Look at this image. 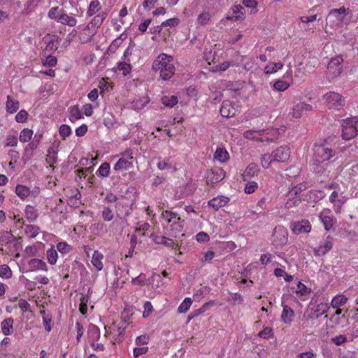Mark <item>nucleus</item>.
I'll use <instances>...</instances> for the list:
<instances>
[{
  "instance_id": "obj_1",
  "label": "nucleus",
  "mask_w": 358,
  "mask_h": 358,
  "mask_svg": "<svg viewBox=\"0 0 358 358\" xmlns=\"http://www.w3.org/2000/svg\"><path fill=\"white\" fill-rule=\"evenodd\" d=\"M313 150L312 169L320 176L324 175L326 171L325 166H327L324 163L329 161L334 155L335 152L326 144H315Z\"/></svg>"
},
{
  "instance_id": "obj_2",
  "label": "nucleus",
  "mask_w": 358,
  "mask_h": 358,
  "mask_svg": "<svg viewBox=\"0 0 358 358\" xmlns=\"http://www.w3.org/2000/svg\"><path fill=\"white\" fill-rule=\"evenodd\" d=\"M152 69L158 72L164 80L171 79L175 73L173 57L165 53H161L153 62Z\"/></svg>"
},
{
  "instance_id": "obj_3",
  "label": "nucleus",
  "mask_w": 358,
  "mask_h": 358,
  "mask_svg": "<svg viewBox=\"0 0 358 358\" xmlns=\"http://www.w3.org/2000/svg\"><path fill=\"white\" fill-rule=\"evenodd\" d=\"M327 107L330 110H340L345 104L344 97L335 92H329L322 96Z\"/></svg>"
},
{
  "instance_id": "obj_4",
  "label": "nucleus",
  "mask_w": 358,
  "mask_h": 358,
  "mask_svg": "<svg viewBox=\"0 0 358 358\" xmlns=\"http://www.w3.org/2000/svg\"><path fill=\"white\" fill-rule=\"evenodd\" d=\"M288 232L287 229L281 225L275 227L271 236L272 245L275 248H280L287 244Z\"/></svg>"
},
{
  "instance_id": "obj_5",
  "label": "nucleus",
  "mask_w": 358,
  "mask_h": 358,
  "mask_svg": "<svg viewBox=\"0 0 358 358\" xmlns=\"http://www.w3.org/2000/svg\"><path fill=\"white\" fill-rule=\"evenodd\" d=\"M356 118L357 117H354L343 120L342 124V137L343 139L350 140L357 135L358 130L354 124L355 122H357V121H354Z\"/></svg>"
},
{
  "instance_id": "obj_6",
  "label": "nucleus",
  "mask_w": 358,
  "mask_h": 358,
  "mask_svg": "<svg viewBox=\"0 0 358 358\" xmlns=\"http://www.w3.org/2000/svg\"><path fill=\"white\" fill-rule=\"evenodd\" d=\"M343 59L341 57H336L330 60L327 66V70L329 73L332 78L338 76L343 69Z\"/></svg>"
},
{
  "instance_id": "obj_7",
  "label": "nucleus",
  "mask_w": 358,
  "mask_h": 358,
  "mask_svg": "<svg viewBox=\"0 0 358 358\" xmlns=\"http://www.w3.org/2000/svg\"><path fill=\"white\" fill-rule=\"evenodd\" d=\"M313 110V106L310 104L305 102H299L294 105L289 115L294 118H300L303 115L307 112Z\"/></svg>"
},
{
  "instance_id": "obj_8",
  "label": "nucleus",
  "mask_w": 358,
  "mask_h": 358,
  "mask_svg": "<svg viewBox=\"0 0 358 358\" xmlns=\"http://www.w3.org/2000/svg\"><path fill=\"white\" fill-rule=\"evenodd\" d=\"M333 240L331 236H328L322 244L313 249L314 255L321 257L328 253L333 248Z\"/></svg>"
},
{
  "instance_id": "obj_9",
  "label": "nucleus",
  "mask_w": 358,
  "mask_h": 358,
  "mask_svg": "<svg viewBox=\"0 0 358 358\" xmlns=\"http://www.w3.org/2000/svg\"><path fill=\"white\" fill-rule=\"evenodd\" d=\"M291 229L294 234H306L309 233L311 230V224L307 220H302L300 221H296L291 224Z\"/></svg>"
},
{
  "instance_id": "obj_10",
  "label": "nucleus",
  "mask_w": 358,
  "mask_h": 358,
  "mask_svg": "<svg viewBox=\"0 0 358 358\" xmlns=\"http://www.w3.org/2000/svg\"><path fill=\"white\" fill-rule=\"evenodd\" d=\"M272 152L273 157L278 162H285L289 159L290 156V150L287 146H280Z\"/></svg>"
},
{
  "instance_id": "obj_11",
  "label": "nucleus",
  "mask_w": 358,
  "mask_h": 358,
  "mask_svg": "<svg viewBox=\"0 0 358 358\" xmlns=\"http://www.w3.org/2000/svg\"><path fill=\"white\" fill-rule=\"evenodd\" d=\"M108 15L107 12H101L96 15L85 27L86 30L94 29L96 32L98 28L102 24Z\"/></svg>"
},
{
  "instance_id": "obj_12",
  "label": "nucleus",
  "mask_w": 358,
  "mask_h": 358,
  "mask_svg": "<svg viewBox=\"0 0 358 358\" xmlns=\"http://www.w3.org/2000/svg\"><path fill=\"white\" fill-rule=\"evenodd\" d=\"M225 173L222 168L215 167L211 169L207 176V183L215 184L224 178Z\"/></svg>"
},
{
  "instance_id": "obj_13",
  "label": "nucleus",
  "mask_w": 358,
  "mask_h": 358,
  "mask_svg": "<svg viewBox=\"0 0 358 358\" xmlns=\"http://www.w3.org/2000/svg\"><path fill=\"white\" fill-rule=\"evenodd\" d=\"M229 201V199L227 196L222 195L217 196L209 200L208 205L211 207L214 210H218L220 208L225 206Z\"/></svg>"
},
{
  "instance_id": "obj_14",
  "label": "nucleus",
  "mask_w": 358,
  "mask_h": 358,
  "mask_svg": "<svg viewBox=\"0 0 358 358\" xmlns=\"http://www.w3.org/2000/svg\"><path fill=\"white\" fill-rule=\"evenodd\" d=\"M312 305H316L315 308H311L315 315L316 319L327 313L329 308L328 303L322 302L317 304V301H315L314 298L312 299L310 302V306Z\"/></svg>"
},
{
  "instance_id": "obj_15",
  "label": "nucleus",
  "mask_w": 358,
  "mask_h": 358,
  "mask_svg": "<svg viewBox=\"0 0 358 358\" xmlns=\"http://www.w3.org/2000/svg\"><path fill=\"white\" fill-rule=\"evenodd\" d=\"M220 114L224 117H234L236 114V109L229 101H224L220 109Z\"/></svg>"
},
{
  "instance_id": "obj_16",
  "label": "nucleus",
  "mask_w": 358,
  "mask_h": 358,
  "mask_svg": "<svg viewBox=\"0 0 358 358\" xmlns=\"http://www.w3.org/2000/svg\"><path fill=\"white\" fill-rule=\"evenodd\" d=\"M282 306L283 308L281 314V320L285 324H290L293 321L294 317V312L288 305L285 304L282 302Z\"/></svg>"
},
{
  "instance_id": "obj_17",
  "label": "nucleus",
  "mask_w": 358,
  "mask_h": 358,
  "mask_svg": "<svg viewBox=\"0 0 358 358\" xmlns=\"http://www.w3.org/2000/svg\"><path fill=\"white\" fill-rule=\"evenodd\" d=\"M183 222L184 220L177 215L176 218H174L173 222L170 223L171 233H170L169 235L176 237L177 235L182 231Z\"/></svg>"
},
{
  "instance_id": "obj_18",
  "label": "nucleus",
  "mask_w": 358,
  "mask_h": 358,
  "mask_svg": "<svg viewBox=\"0 0 358 358\" xmlns=\"http://www.w3.org/2000/svg\"><path fill=\"white\" fill-rule=\"evenodd\" d=\"M115 209L118 217H127L131 213V208L124 201H118L115 205Z\"/></svg>"
},
{
  "instance_id": "obj_19",
  "label": "nucleus",
  "mask_w": 358,
  "mask_h": 358,
  "mask_svg": "<svg viewBox=\"0 0 358 358\" xmlns=\"http://www.w3.org/2000/svg\"><path fill=\"white\" fill-rule=\"evenodd\" d=\"M232 15L227 17L229 20L236 21L244 18L245 8L241 5L234 6L232 7Z\"/></svg>"
},
{
  "instance_id": "obj_20",
  "label": "nucleus",
  "mask_w": 358,
  "mask_h": 358,
  "mask_svg": "<svg viewBox=\"0 0 358 358\" xmlns=\"http://www.w3.org/2000/svg\"><path fill=\"white\" fill-rule=\"evenodd\" d=\"M133 167V164L131 161L124 159V158H120L118 159V161L116 162V164L114 166V170L116 172H122L123 171L129 170Z\"/></svg>"
},
{
  "instance_id": "obj_21",
  "label": "nucleus",
  "mask_w": 358,
  "mask_h": 358,
  "mask_svg": "<svg viewBox=\"0 0 358 358\" xmlns=\"http://www.w3.org/2000/svg\"><path fill=\"white\" fill-rule=\"evenodd\" d=\"M14 320L12 317L5 319L1 323L2 333L5 336L11 335L13 332Z\"/></svg>"
},
{
  "instance_id": "obj_22",
  "label": "nucleus",
  "mask_w": 358,
  "mask_h": 358,
  "mask_svg": "<svg viewBox=\"0 0 358 358\" xmlns=\"http://www.w3.org/2000/svg\"><path fill=\"white\" fill-rule=\"evenodd\" d=\"M29 266L31 271L42 270L47 271L48 266L46 263L42 259H32L29 262Z\"/></svg>"
},
{
  "instance_id": "obj_23",
  "label": "nucleus",
  "mask_w": 358,
  "mask_h": 358,
  "mask_svg": "<svg viewBox=\"0 0 358 358\" xmlns=\"http://www.w3.org/2000/svg\"><path fill=\"white\" fill-rule=\"evenodd\" d=\"M57 153H58V146L55 148L54 145L50 147L48 150V155L46 156V162L50 164L51 167H53V164L57 162Z\"/></svg>"
},
{
  "instance_id": "obj_24",
  "label": "nucleus",
  "mask_w": 358,
  "mask_h": 358,
  "mask_svg": "<svg viewBox=\"0 0 358 358\" xmlns=\"http://www.w3.org/2000/svg\"><path fill=\"white\" fill-rule=\"evenodd\" d=\"M87 335L90 341H97L100 338V329L95 324H90L88 327Z\"/></svg>"
},
{
  "instance_id": "obj_25",
  "label": "nucleus",
  "mask_w": 358,
  "mask_h": 358,
  "mask_svg": "<svg viewBox=\"0 0 358 358\" xmlns=\"http://www.w3.org/2000/svg\"><path fill=\"white\" fill-rule=\"evenodd\" d=\"M229 158V155L224 148L219 147L214 154V159L221 163L226 162Z\"/></svg>"
},
{
  "instance_id": "obj_26",
  "label": "nucleus",
  "mask_w": 358,
  "mask_h": 358,
  "mask_svg": "<svg viewBox=\"0 0 358 358\" xmlns=\"http://www.w3.org/2000/svg\"><path fill=\"white\" fill-rule=\"evenodd\" d=\"M153 241L157 244H162L167 247L173 248L175 245L174 241L164 236L152 235Z\"/></svg>"
},
{
  "instance_id": "obj_27",
  "label": "nucleus",
  "mask_w": 358,
  "mask_h": 358,
  "mask_svg": "<svg viewBox=\"0 0 358 358\" xmlns=\"http://www.w3.org/2000/svg\"><path fill=\"white\" fill-rule=\"evenodd\" d=\"M319 218L320 220L322 222L326 231H329L335 222L333 217L325 215L324 212H322L320 214Z\"/></svg>"
},
{
  "instance_id": "obj_28",
  "label": "nucleus",
  "mask_w": 358,
  "mask_h": 358,
  "mask_svg": "<svg viewBox=\"0 0 358 358\" xmlns=\"http://www.w3.org/2000/svg\"><path fill=\"white\" fill-rule=\"evenodd\" d=\"M103 258V255L99 252L98 250H95L92 255V264L94 267L96 268L98 271L102 270L103 267V264L102 262V259Z\"/></svg>"
},
{
  "instance_id": "obj_29",
  "label": "nucleus",
  "mask_w": 358,
  "mask_h": 358,
  "mask_svg": "<svg viewBox=\"0 0 358 358\" xmlns=\"http://www.w3.org/2000/svg\"><path fill=\"white\" fill-rule=\"evenodd\" d=\"M59 22H60L62 24H66L70 27H74L77 23V20L75 17L70 16L65 13H62L59 15Z\"/></svg>"
},
{
  "instance_id": "obj_30",
  "label": "nucleus",
  "mask_w": 358,
  "mask_h": 358,
  "mask_svg": "<svg viewBox=\"0 0 358 358\" xmlns=\"http://www.w3.org/2000/svg\"><path fill=\"white\" fill-rule=\"evenodd\" d=\"M19 101L17 100L12 99L10 96H7L6 101V110L9 113H15L19 108Z\"/></svg>"
},
{
  "instance_id": "obj_31",
  "label": "nucleus",
  "mask_w": 358,
  "mask_h": 358,
  "mask_svg": "<svg viewBox=\"0 0 358 358\" xmlns=\"http://www.w3.org/2000/svg\"><path fill=\"white\" fill-rule=\"evenodd\" d=\"M41 232V229L37 225L27 224L24 227V233L30 238H35Z\"/></svg>"
},
{
  "instance_id": "obj_32",
  "label": "nucleus",
  "mask_w": 358,
  "mask_h": 358,
  "mask_svg": "<svg viewBox=\"0 0 358 358\" xmlns=\"http://www.w3.org/2000/svg\"><path fill=\"white\" fill-rule=\"evenodd\" d=\"M101 8V3L99 0L92 1L87 10V16L92 17Z\"/></svg>"
},
{
  "instance_id": "obj_33",
  "label": "nucleus",
  "mask_w": 358,
  "mask_h": 358,
  "mask_svg": "<svg viewBox=\"0 0 358 358\" xmlns=\"http://www.w3.org/2000/svg\"><path fill=\"white\" fill-rule=\"evenodd\" d=\"M258 166L255 164H250L245 169L243 176L244 180L253 177L258 172Z\"/></svg>"
},
{
  "instance_id": "obj_34",
  "label": "nucleus",
  "mask_w": 358,
  "mask_h": 358,
  "mask_svg": "<svg viewBox=\"0 0 358 358\" xmlns=\"http://www.w3.org/2000/svg\"><path fill=\"white\" fill-rule=\"evenodd\" d=\"M149 101L148 97L146 96L136 99L131 102V107L135 110H141L146 106Z\"/></svg>"
},
{
  "instance_id": "obj_35",
  "label": "nucleus",
  "mask_w": 358,
  "mask_h": 358,
  "mask_svg": "<svg viewBox=\"0 0 358 358\" xmlns=\"http://www.w3.org/2000/svg\"><path fill=\"white\" fill-rule=\"evenodd\" d=\"M282 67L283 64L281 62H271L265 66L264 71L266 74H271L277 72Z\"/></svg>"
},
{
  "instance_id": "obj_36",
  "label": "nucleus",
  "mask_w": 358,
  "mask_h": 358,
  "mask_svg": "<svg viewBox=\"0 0 358 358\" xmlns=\"http://www.w3.org/2000/svg\"><path fill=\"white\" fill-rule=\"evenodd\" d=\"M25 216L27 220L31 222L37 219L38 214L37 210L33 206L28 205L25 208Z\"/></svg>"
},
{
  "instance_id": "obj_37",
  "label": "nucleus",
  "mask_w": 358,
  "mask_h": 358,
  "mask_svg": "<svg viewBox=\"0 0 358 358\" xmlns=\"http://www.w3.org/2000/svg\"><path fill=\"white\" fill-rule=\"evenodd\" d=\"M30 192L29 188L25 185H17L15 187L16 194L22 199H26Z\"/></svg>"
},
{
  "instance_id": "obj_38",
  "label": "nucleus",
  "mask_w": 358,
  "mask_h": 358,
  "mask_svg": "<svg viewBox=\"0 0 358 358\" xmlns=\"http://www.w3.org/2000/svg\"><path fill=\"white\" fill-rule=\"evenodd\" d=\"M40 314L42 316L43 324L47 331H50L52 329L51 322L52 317L50 313H47L45 310H41Z\"/></svg>"
},
{
  "instance_id": "obj_39",
  "label": "nucleus",
  "mask_w": 358,
  "mask_h": 358,
  "mask_svg": "<svg viewBox=\"0 0 358 358\" xmlns=\"http://www.w3.org/2000/svg\"><path fill=\"white\" fill-rule=\"evenodd\" d=\"M47 259L50 264L55 265L58 259V254L53 246L47 250Z\"/></svg>"
},
{
  "instance_id": "obj_40",
  "label": "nucleus",
  "mask_w": 358,
  "mask_h": 358,
  "mask_svg": "<svg viewBox=\"0 0 358 358\" xmlns=\"http://www.w3.org/2000/svg\"><path fill=\"white\" fill-rule=\"evenodd\" d=\"M34 134V132L31 129L28 128L23 129L20 134L19 140L22 143L29 142Z\"/></svg>"
},
{
  "instance_id": "obj_41",
  "label": "nucleus",
  "mask_w": 358,
  "mask_h": 358,
  "mask_svg": "<svg viewBox=\"0 0 358 358\" xmlns=\"http://www.w3.org/2000/svg\"><path fill=\"white\" fill-rule=\"evenodd\" d=\"M162 103L167 107L172 108L178 103V97L176 96H164L162 97Z\"/></svg>"
},
{
  "instance_id": "obj_42",
  "label": "nucleus",
  "mask_w": 358,
  "mask_h": 358,
  "mask_svg": "<svg viewBox=\"0 0 358 358\" xmlns=\"http://www.w3.org/2000/svg\"><path fill=\"white\" fill-rule=\"evenodd\" d=\"M348 299L343 295H337L334 296L331 302V305L334 308H338L347 302Z\"/></svg>"
},
{
  "instance_id": "obj_43",
  "label": "nucleus",
  "mask_w": 358,
  "mask_h": 358,
  "mask_svg": "<svg viewBox=\"0 0 358 358\" xmlns=\"http://www.w3.org/2000/svg\"><path fill=\"white\" fill-rule=\"evenodd\" d=\"M192 303V300L189 297H186L178 308L179 313H185L189 309Z\"/></svg>"
},
{
  "instance_id": "obj_44",
  "label": "nucleus",
  "mask_w": 358,
  "mask_h": 358,
  "mask_svg": "<svg viewBox=\"0 0 358 358\" xmlns=\"http://www.w3.org/2000/svg\"><path fill=\"white\" fill-rule=\"evenodd\" d=\"M110 170V164L108 162H104L101 164L96 173L99 176L106 178L109 176Z\"/></svg>"
},
{
  "instance_id": "obj_45",
  "label": "nucleus",
  "mask_w": 358,
  "mask_h": 358,
  "mask_svg": "<svg viewBox=\"0 0 358 358\" xmlns=\"http://www.w3.org/2000/svg\"><path fill=\"white\" fill-rule=\"evenodd\" d=\"M273 87L278 92H284L289 87V83L282 80H277L274 82Z\"/></svg>"
},
{
  "instance_id": "obj_46",
  "label": "nucleus",
  "mask_w": 358,
  "mask_h": 358,
  "mask_svg": "<svg viewBox=\"0 0 358 358\" xmlns=\"http://www.w3.org/2000/svg\"><path fill=\"white\" fill-rule=\"evenodd\" d=\"M57 249L62 255H66L72 250V246L66 242H59L57 244Z\"/></svg>"
},
{
  "instance_id": "obj_47",
  "label": "nucleus",
  "mask_w": 358,
  "mask_h": 358,
  "mask_svg": "<svg viewBox=\"0 0 358 358\" xmlns=\"http://www.w3.org/2000/svg\"><path fill=\"white\" fill-rule=\"evenodd\" d=\"M311 289L307 287L303 283L301 282H299L296 285V293L299 296H306L310 292Z\"/></svg>"
},
{
  "instance_id": "obj_48",
  "label": "nucleus",
  "mask_w": 358,
  "mask_h": 358,
  "mask_svg": "<svg viewBox=\"0 0 358 358\" xmlns=\"http://www.w3.org/2000/svg\"><path fill=\"white\" fill-rule=\"evenodd\" d=\"M39 145L38 140H33L31 142L28 143L24 148V152L29 156L33 155V151L36 150Z\"/></svg>"
},
{
  "instance_id": "obj_49",
  "label": "nucleus",
  "mask_w": 358,
  "mask_h": 358,
  "mask_svg": "<svg viewBox=\"0 0 358 358\" xmlns=\"http://www.w3.org/2000/svg\"><path fill=\"white\" fill-rule=\"evenodd\" d=\"M273 162H275L274 157H273V152L271 154L266 153L262 156L261 162L264 168H268Z\"/></svg>"
},
{
  "instance_id": "obj_50",
  "label": "nucleus",
  "mask_w": 358,
  "mask_h": 358,
  "mask_svg": "<svg viewBox=\"0 0 358 358\" xmlns=\"http://www.w3.org/2000/svg\"><path fill=\"white\" fill-rule=\"evenodd\" d=\"M12 276V271L10 267L6 264L0 266V277L8 279Z\"/></svg>"
},
{
  "instance_id": "obj_51",
  "label": "nucleus",
  "mask_w": 358,
  "mask_h": 358,
  "mask_svg": "<svg viewBox=\"0 0 358 358\" xmlns=\"http://www.w3.org/2000/svg\"><path fill=\"white\" fill-rule=\"evenodd\" d=\"M210 19V16L208 13H202L198 16L197 24L199 25L204 26L209 22Z\"/></svg>"
},
{
  "instance_id": "obj_52",
  "label": "nucleus",
  "mask_w": 358,
  "mask_h": 358,
  "mask_svg": "<svg viewBox=\"0 0 358 358\" xmlns=\"http://www.w3.org/2000/svg\"><path fill=\"white\" fill-rule=\"evenodd\" d=\"M117 68L124 76L128 75L131 71V66L127 62H120Z\"/></svg>"
},
{
  "instance_id": "obj_53",
  "label": "nucleus",
  "mask_w": 358,
  "mask_h": 358,
  "mask_svg": "<svg viewBox=\"0 0 358 358\" xmlns=\"http://www.w3.org/2000/svg\"><path fill=\"white\" fill-rule=\"evenodd\" d=\"M258 336L264 339H268L273 336V329L271 327H264L263 330L259 332Z\"/></svg>"
},
{
  "instance_id": "obj_54",
  "label": "nucleus",
  "mask_w": 358,
  "mask_h": 358,
  "mask_svg": "<svg viewBox=\"0 0 358 358\" xmlns=\"http://www.w3.org/2000/svg\"><path fill=\"white\" fill-rule=\"evenodd\" d=\"M62 13H59V7H53L48 11V15L50 19L55 20L58 22L59 21V15Z\"/></svg>"
},
{
  "instance_id": "obj_55",
  "label": "nucleus",
  "mask_w": 358,
  "mask_h": 358,
  "mask_svg": "<svg viewBox=\"0 0 358 358\" xmlns=\"http://www.w3.org/2000/svg\"><path fill=\"white\" fill-rule=\"evenodd\" d=\"M57 59L55 56L48 55L43 60V64L45 66L53 67L57 65Z\"/></svg>"
},
{
  "instance_id": "obj_56",
  "label": "nucleus",
  "mask_w": 358,
  "mask_h": 358,
  "mask_svg": "<svg viewBox=\"0 0 358 358\" xmlns=\"http://www.w3.org/2000/svg\"><path fill=\"white\" fill-rule=\"evenodd\" d=\"M102 217L103 220L106 222L111 221L113 219L114 215L110 208H103L102 210Z\"/></svg>"
},
{
  "instance_id": "obj_57",
  "label": "nucleus",
  "mask_w": 358,
  "mask_h": 358,
  "mask_svg": "<svg viewBox=\"0 0 358 358\" xmlns=\"http://www.w3.org/2000/svg\"><path fill=\"white\" fill-rule=\"evenodd\" d=\"M59 132L60 136L63 137V138H65L71 134V129L70 126L67 124H62L59 127Z\"/></svg>"
},
{
  "instance_id": "obj_58",
  "label": "nucleus",
  "mask_w": 358,
  "mask_h": 358,
  "mask_svg": "<svg viewBox=\"0 0 358 358\" xmlns=\"http://www.w3.org/2000/svg\"><path fill=\"white\" fill-rule=\"evenodd\" d=\"M180 20L178 17H173L170 18L164 22H163L161 24L162 27H175L178 26L180 23Z\"/></svg>"
},
{
  "instance_id": "obj_59",
  "label": "nucleus",
  "mask_w": 358,
  "mask_h": 358,
  "mask_svg": "<svg viewBox=\"0 0 358 358\" xmlns=\"http://www.w3.org/2000/svg\"><path fill=\"white\" fill-rule=\"evenodd\" d=\"M96 34L94 29L90 30V34H84V32L80 36L81 43H86L91 41L92 38Z\"/></svg>"
},
{
  "instance_id": "obj_60",
  "label": "nucleus",
  "mask_w": 358,
  "mask_h": 358,
  "mask_svg": "<svg viewBox=\"0 0 358 358\" xmlns=\"http://www.w3.org/2000/svg\"><path fill=\"white\" fill-rule=\"evenodd\" d=\"M28 113L25 110H20L15 115V120L17 122L23 123L27 120Z\"/></svg>"
},
{
  "instance_id": "obj_61",
  "label": "nucleus",
  "mask_w": 358,
  "mask_h": 358,
  "mask_svg": "<svg viewBox=\"0 0 358 358\" xmlns=\"http://www.w3.org/2000/svg\"><path fill=\"white\" fill-rule=\"evenodd\" d=\"M70 113L72 117L76 120H80L83 118V115L78 106H73L70 108Z\"/></svg>"
},
{
  "instance_id": "obj_62",
  "label": "nucleus",
  "mask_w": 358,
  "mask_h": 358,
  "mask_svg": "<svg viewBox=\"0 0 358 358\" xmlns=\"http://www.w3.org/2000/svg\"><path fill=\"white\" fill-rule=\"evenodd\" d=\"M176 213L169 210H164L162 213V217L166 220H167L169 223L172 222L173 220H174V218H176Z\"/></svg>"
},
{
  "instance_id": "obj_63",
  "label": "nucleus",
  "mask_w": 358,
  "mask_h": 358,
  "mask_svg": "<svg viewBox=\"0 0 358 358\" xmlns=\"http://www.w3.org/2000/svg\"><path fill=\"white\" fill-rule=\"evenodd\" d=\"M331 342L334 343L336 345H341L343 343L347 342V337L345 335H338L335 337H333L331 339Z\"/></svg>"
},
{
  "instance_id": "obj_64",
  "label": "nucleus",
  "mask_w": 358,
  "mask_h": 358,
  "mask_svg": "<svg viewBox=\"0 0 358 358\" xmlns=\"http://www.w3.org/2000/svg\"><path fill=\"white\" fill-rule=\"evenodd\" d=\"M306 189V185L303 183H300L292 189V190L289 192V194L291 196L297 195L298 194L304 191Z\"/></svg>"
}]
</instances>
